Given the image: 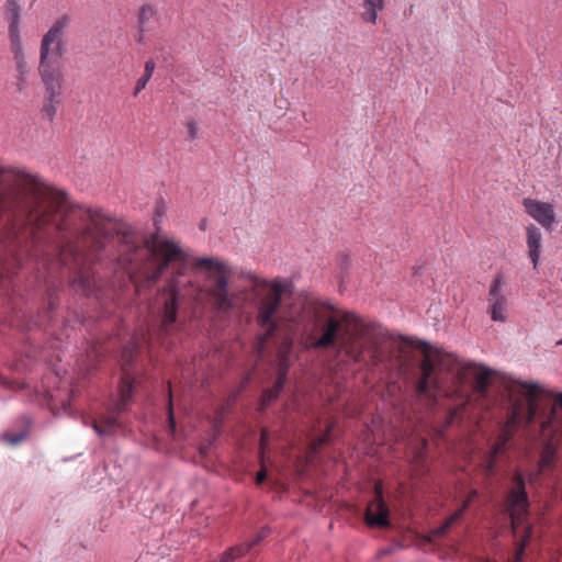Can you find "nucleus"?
I'll use <instances>...</instances> for the list:
<instances>
[{
    "instance_id": "1",
    "label": "nucleus",
    "mask_w": 562,
    "mask_h": 562,
    "mask_svg": "<svg viewBox=\"0 0 562 562\" xmlns=\"http://www.w3.org/2000/svg\"><path fill=\"white\" fill-rule=\"evenodd\" d=\"M56 192L58 201H43L40 207L43 214L38 223L31 224L18 249L19 258L12 259L8 273L11 268L22 266L24 259H32L37 269L46 271L48 277L55 278L60 270V276L69 279L75 292L94 296L98 284L85 251H94L97 259L101 260V252L106 251L108 246L120 245V249L111 254L113 259L130 274L144 270L148 283L157 282L169 265L177 267V276L165 289L168 295L162 310L165 328L172 325L178 313L179 286L176 279L184 273L188 256L159 233L158 224L162 221V214L157 213L154 217L157 233L139 245L131 226L116 223L98 210L72 205L65 192L57 189Z\"/></svg>"
},
{
    "instance_id": "2",
    "label": "nucleus",
    "mask_w": 562,
    "mask_h": 562,
    "mask_svg": "<svg viewBox=\"0 0 562 562\" xmlns=\"http://www.w3.org/2000/svg\"><path fill=\"white\" fill-rule=\"evenodd\" d=\"M56 189L38 176L24 170H7L0 166V221L5 229L0 266L18 260V249L32 223H38L45 199L58 201Z\"/></svg>"
},
{
    "instance_id": "3",
    "label": "nucleus",
    "mask_w": 562,
    "mask_h": 562,
    "mask_svg": "<svg viewBox=\"0 0 562 562\" xmlns=\"http://www.w3.org/2000/svg\"><path fill=\"white\" fill-rule=\"evenodd\" d=\"M513 400V416L518 418L526 402V424L539 423L541 431H552V437L562 440V392L554 394L536 382L512 380L506 386Z\"/></svg>"
},
{
    "instance_id": "4",
    "label": "nucleus",
    "mask_w": 562,
    "mask_h": 562,
    "mask_svg": "<svg viewBox=\"0 0 562 562\" xmlns=\"http://www.w3.org/2000/svg\"><path fill=\"white\" fill-rule=\"evenodd\" d=\"M373 325L359 315L347 312L340 319L328 316L317 326L321 336L311 342L314 349H328L338 342L340 349L353 361H360L363 350L373 340Z\"/></svg>"
},
{
    "instance_id": "5",
    "label": "nucleus",
    "mask_w": 562,
    "mask_h": 562,
    "mask_svg": "<svg viewBox=\"0 0 562 562\" xmlns=\"http://www.w3.org/2000/svg\"><path fill=\"white\" fill-rule=\"evenodd\" d=\"M207 267L209 270L205 273V279L209 282L206 288V294L218 312H227L233 308V295L229 290V278L232 276L231 268L221 260L202 257L198 259L195 267Z\"/></svg>"
},
{
    "instance_id": "6",
    "label": "nucleus",
    "mask_w": 562,
    "mask_h": 562,
    "mask_svg": "<svg viewBox=\"0 0 562 562\" xmlns=\"http://www.w3.org/2000/svg\"><path fill=\"white\" fill-rule=\"evenodd\" d=\"M291 292V284L288 281L274 280L270 284V291L265 294L258 303L257 323L266 333L257 341V352L262 353L266 340L271 337L278 325L274 315L280 310L282 295Z\"/></svg>"
},
{
    "instance_id": "7",
    "label": "nucleus",
    "mask_w": 562,
    "mask_h": 562,
    "mask_svg": "<svg viewBox=\"0 0 562 562\" xmlns=\"http://www.w3.org/2000/svg\"><path fill=\"white\" fill-rule=\"evenodd\" d=\"M119 393L120 397L114 404L111 414L102 416L99 423L93 422L91 425L99 437L112 436L121 427L117 415L126 409L133 394V381L127 373L122 376Z\"/></svg>"
},
{
    "instance_id": "8",
    "label": "nucleus",
    "mask_w": 562,
    "mask_h": 562,
    "mask_svg": "<svg viewBox=\"0 0 562 562\" xmlns=\"http://www.w3.org/2000/svg\"><path fill=\"white\" fill-rule=\"evenodd\" d=\"M69 24L70 18L67 14H64L59 16L44 34L40 48L41 59H50V54L56 57H61L64 55L65 49L63 37Z\"/></svg>"
},
{
    "instance_id": "9",
    "label": "nucleus",
    "mask_w": 562,
    "mask_h": 562,
    "mask_svg": "<svg viewBox=\"0 0 562 562\" xmlns=\"http://www.w3.org/2000/svg\"><path fill=\"white\" fill-rule=\"evenodd\" d=\"M423 347L425 352L424 360L422 361L420 364L423 375L419 382L417 383L416 393L417 395L426 396L434 404L440 392V385L437 378L434 376L436 363L431 360L430 356L427 352L429 349V344L424 341Z\"/></svg>"
},
{
    "instance_id": "10",
    "label": "nucleus",
    "mask_w": 562,
    "mask_h": 562,
    "mask_svg": "<svg viewBox=\"0 0 562 562\" xmlns=\"http://www.w3.org/2000/svg\"><path fill=\"white\" fill-rule=\"evenodd\" d=\"M507 505L514 519L528 512L530 503L526 491V479L519 471H516L512 477V488L508 493Z\"/></svg>"
},
{
    "instance_id": "11",
    "label": "nucleus",
    "mask_w": 562,
    "mask_h": 562,
    "mask_svg": "<svg viewBox=\"0 0 562 562\" xmlns=\"http://www.w3.org/2000/svg\"><path fill=\"white\" fill-rule=\"evenodd\" d=\"M38 71L45 86V93L50 97L60 95L64 78L58 65L52 59L40 58Z\"/></svg>"
},
{
    "instance_id": "12",
    "label": "nucleus",
    "mask_w": 562,
    "mask_h": 562,
    "mask_svg": "<svg viewBox=\"0 0 562 562\" xmlns=\"http://www.w3.org/2000/svg\"><path fill=\"white\" fill-rule=\"evenodd\" d=\"M524 205L527 213L546 228H551L555 222V214L552 204L537 200L525 199Z\"/></svg>"
},
{
    "instance_id": "13",
    "label": "nucleus",
    "mask_w": 562,
    "mask_h": 562,
    "mask_svg": "<svg viewBox=\"0 0 562 562\" xmlns=\"http://www.w3.org/2000/svg\"><path fill=\"white\" fill-rule=\"evenodd\" d=\"M366 521L371 527H387L390 525L389 508L384 503L381 491H378L375 499L368 506Z\"/></svg>"
},
{
    "instance_id": "14",
    "label": "nucleus",
    "mask_w": 562,
    "mask_h": 562,
    "mask_svg": "<svg viewBox=\"0 0 562 562\" xmlns=\"http://www.w3.org/2000/svg\"><path fill=\"white\" fill-rule=\"evenodd\" d=\"M557 451L558 449L553 443V438H548L542 446L537 471L530 472L528 475L529 482L536 481L543 471L553 469Z\"/></svg>"
},
{
    "instance_id": "15",
    "label": "nucleus",
    "mask_w": 562,
    "mask_h": 562,
    "mask_svg": "<svg viewBox=\"0 0 562 562\" xmlns=\"http://www.w3.org/2000/svg\"><path fill=\"white\" fill-rule=\"evenodd\" d=\"M527 246H528V254L530 261L532 263L533 269H537L540 255H541V248H542V235L540 229L535 226L530 225L527 227Z\"/></svg>"
},
{
    "instance_id": "16",
    "label": "nucleus",
    "mask_w": 562,
    "mask_h": 562,
    "mask_svg": "<svg viewBox=\"0 0 562 562\" xmlns=\"http://www.w3.org/2000/svg\"><path fill=\"white\" fill-rule=\"evenodd\" d=\"M437 366L440 370H445L449 373H454L457 370L470 371L474 363L467 362L462 359H459L452 353L438 355Z\"/></svg>"
},
{
    "instance_id": "17",
    "label": "nucleus",
    "mask_w": 562,
    "mask_h": 562,
    "mask_svg": "<svg viewBox=\"0 0 562 562\" xmlns=\"http://www.w3.org/2000/svg\"><path fill=\"white\" fill-rule=\"evenodd\" d=\"M492 374V369L483 366L480 367L476 372H474V391L481 396L487 395L490 379Z\"/></svg>"
},
{
    "instance_id": "18",
    "label": "nucleus",
    "mask_w": 562,
    "mask_h": 562,
    "mask_svg": "<svg viewBox=\"0 0 562 562\" xmlns=\"http://www.w3.org/2000/svg\"><path fill=\"white\" fill-rule=\"evenodd\" d=\"M488 313L491 315L492 321L494 322H506V307H507V299L506 297H498L495 300H491Z\"/></svg>"
},
{
    "instance_id": "19",
    "label": "nucleus",
    "mask_w": 562,
    "mask_h": 562,
    "mask_svg": "<svg viewBox=\"0 0 562 562\" xmlns=\"http://www.w3.org/2000/svg\"><path fill=\"white\" fill-rule=\"evenodd\" d=\"M363 8L362 20L374 24L378 20V12L384 8V0H363Z\"/></svg>"
},
{
    "instance_id": "20",
    "label": "nucleus",
    "mask_w": 562,
    "mask_h": 562,
    "mask_svg": "<svg viewBox=\"0 0 562 562\" xmlns=\"http://www.w3.org/2000/svg\"><path fill=\"white\" fill-rule=\"evenodd\" d=\"M248 552H249V546H245V543H240V544H237V546L226 549L222 553L220 560L214 561V562H233V561L244 557Z\"/></svg>"
},
{
    "instance_id": "21",
    "label": "nucleus",
    "mask_w": 562,
    "mask_h": 562,
    "mask_svg": "<svg viewBox=\"0 0 562 562\" xmlns=\"http://www.w3.org/2000/svg\"><path fill=\"white\" fill-rule=\"evenodd\" d=\"M14 59L16 63V71H18L16 89L19 92H22V91H24V89L26 87V77L30 72V69L27 67L24 56H18V57H14Z\"/></svg>"
},
{
    "instance_id": "22",
    "label": "nucleus",
    "mask_w": 562,
    "mask_h": 562,
    "mask_svg": "<svg viewBox=\"0 0 562 562\" xmlns=\"http://www.w3.org/2000/svg\"><path fill=\"white\" fill-rule=\"evenodd\" d=\"M9 35L14 57L24 56L20 34V23H10Z\"/></svg>"
},
{
    "instance_id": "23",
    "label": "nucleus",
    "mask_w": 562,
    "mask_h": 562,
    "mask_svg": "<svg viewBox=\"0 0 562 562\" xmlns=\"http://www.w3.org/2000/svg\"><path fill=\"white\" fill-rule=\"evenodd\" d=\"M288 371H289V363H288L286 358L283 357L280 359V362H279L278 378H277L273 386L271 387L273 390V392L278 395H280L281 391L283 390V387L285 385Z\"/></svg>"
},
{
    "instance_id": "24",
    "label": "nucleus",
    "mask_w": 562,
    "mask_h": 562,
    "mask_svg": "<svg viewBox=\"0 0 562 562\" xmlns=\"http://www.w3.org/2000/svg\"><path fill=\"white\" fill-rule=\"evenodd\" d=\"M60 95L50 97L45 93V100L43 104V114L49 120L53 121L56 115V104L60 103Z\"/></svg>"
},
{
    "instance_id": "25",
    "label": "nucleus",
    "mask_w": 562,
    "mask_h": 562,
    "mask_svg": "<svg viewBox=\"0 0 562 562\" xmlns=\"http://www.w3.org/2000/svg\"><path fill=\"white\" fill-rule=\"evenodd\" d=\"M5 13L9 20V23H20L21 15V7L18 0H7L5 3Z\"/></svg>"
},
{
    "instance_id": "26",
    "label": "nucleus",
    "mask_w": 562,
    "mask_h": 562,
    "mask_svg": "<svg viewBox=\"0 0 562 562\" xmlns=\"http://www.w3.org/2000/svg\"><path fill=\"white\" fill-rule=\"evenodd\" d=\"M503 281L502 276H496L490 284L487 301L498 297H506L502 294Z\"/></svg>"
},
{
    "instance_id": "27",
    "label": "nucleus",
    "mask_w": 562,
    "mask_h": 562,
    "mask_svg": "<svg viewBox=\"0 0 562 562\" xmlns=\"http://www.w3.org/2000/svg\"><path fill=\"white\" fill-rule=\"evenodd\" d=\"M155 14H156V11L151 5L146 4V5L142 7L139 15H138V23L140 25L142 32L145 30L147 23Z\"/></svg>"
},
{
    "instance_id": "28",
    "label": "nucleus",
    "mask_w": 562,
    "mask_h": 562,
    "mask_svg": "<svg viewBox=\"0 0 562 562\" xmlns=\"http://www.w3.org/2000/svg\"><path fill=\"white\" fill-rule=\"evenodd\" d=\"M270 533V528L269 527H263L257 535L256 537L254 538V540L249 541V542H246L245 546H249V551L255 547L257 546L258 543H260Z\"/></svg>"
},
{
    "instance_id": "29",
    "label": "nucleus",
    "mask_w": 562,
    "mask_h": 562,
    "mask_svg": "<svg viewBox=\"0 0 562 562\" xmlns=\"http://www.w3.org/2000/svg\"><path fill=\"white\" fill-rule=\"evenodd\" d=\"M136 350V345L134 342H130L123 351V361L124 364H131L133 361V357Z\"/></svg>"
},
{
    "instance_id": "30",
    "label": "nucleus",
    "mask_w": 562,
    "mask_h": 562,
    "mask_svg": "<svg viewBox=\"0 0 562 562\" xmlns=\"http://www.w3.org/2000/svg\"><path fill=\"white\" fill-rule=\"evenodd\" d=\"M278 396L279 395L276 394L271 387L265 390L263 393H262V397H261L262 405L263 406L270 405L274 400L278 398Z\"/></svg>"
},
{
    "instance_id": "31",
    "label": "nucleus",
    "mask_w": 562,
    "mask_h": 562,
    "mask_svg": "<svg viewBox=\"0 0 562 562\" xmlns=\"http://www.w3.org/2000/svg\"><path fill=\"white\" fill-rule=\"evenodd\" d=\"M529 537H530V530H528L526 537L522 539L519 548L516 551L515 559L517 562L521 561V559H522L525 548L527 547Z\"/></svg>"
},
{
    "instance_id": "32",
    "label": "nucleus",
    "mask_w": 562,
    "mask_h": 562,
    "mask_svg": "<svg viewBox=\"0 0 562 562\" xmlns=\"http://www.w3.org/2000/svg\"><path fill=\"white\" fill-rule=\"evenodd\" d=\"M150 80V78H148L147 76L143 75L136 82V87L134 89V92H133V95L136 97L138 95V93L145 89L146 85L148 83V81Z\"/></svg>"
},
{
    "instance_id": "33",
    "label": "nucleus",
    "mask_w": 562,
    "mask_h": 562,
    "mask_svg": "<svg viewBox=\"0 0 562 562\" xmlns=\"http://www.w3.org/2000/svg\"><path fill=\"white\" fill-rule=\"evenodd\" d=\"M468 504H469V502H465L463 504V506L449 518L445 528L449 527L453 521H456L457 519H459L462 516L463 512L468 507Z\"/></svg>"
},
{
    "instance_id": "34",
    "label": "nucleus",
    "mask_w": 562,
    "mask_h": 562,
    "mask_svg": "<svg viewBox=\"0 0 562 562\" xmlns=\"http://www.w3.org/2000/svg\"><path fill=\"white\" fill-rule=\"evenodd\" d=\"M155 68H156V64L153 59H149L145 63V67H144V74L145 76H147L148 78H151L154 71H155Z\"/></svg>"
},
{
    "instance_id": "35",
    "label": "nucleus",
    "mask_w": 562,
    "mask_h": 562,
    "mask_svg": "<svg viewBox=\"0 0 562 562\" xmlns=\"http://www.w3.org/2000/svg\"><path fill=\"white\" fill-rule=\"evenodd\" d=\"M507 439L504 438L501 442L495 443L492 447V456L496 457L505 447Z\"/></svg>"
},
{
    "instance_id": "36",
    "label": "nucleus",
    "mask_w": 562,
    "mask_h": 562,
    "mask_svg": "<svg viewBox=\"0 0 562 562\" xmlns=\"http://www.w3.org/2000/svg\"><path fill=\"white\" fill-rule=\"evenodd\" d=\"M188 131H189V137L192 138V139H195L198 138V126L194 122H189L188 124Z\"/></svg>"
},
{
    "instance_id": "37",
    "label": "nucleus",
    "mask_w": 562,
    "mask_h": 562,
    "mask_svg": "<svg viewBox=\"0 0 562 562\" xmlns=\"http://www.w3.org/2000/svg\"><path fill=\"white\" fill-rule=\"evenodd\" d=\"M266 476H267L266 471L262 469L256 475V483L261 484L266 480Z\"/></svg>"
},
{
    "instance_id": "38",
    "label": "nucleus",
    "mask_w": 562,
    "mask_h": 562,
    "mask_svg": "<svg viewBox=\"0 0 562 562\" xmlns=\"http://www.w3.org/2000/svg\"><path fill=\"white\" fill-rule=\"evenodd\" d=\"M23 437H24V435H23V434H19V435L12 436V437L10 438V442H11L12 445H16V443H19V442L23 439Z\"/></svg>"
},
{
    "instance_id": "39",
    "label": "nucleus",
    "mask_w": 562,
    "mask_h": 562,
    "mask_svg": "<svg viewBox=\"0 0 562 562\" xmlns=\"http://www.w3.org/2000/svg\"><path fill=\"white\" fill-rule=\"evenodd\" d=\"M169 423H170L171 430L175 431L176 424H175V417H173V412H172L171 407L169 409Z\"/></svg>"
},
{
    "instance_id": "40",
    "label": "nucleus",
    "mask_w": 562,
    "mask_h": 562,
    "mask_svg": "<svg viewBox=\"0 0 562 562\" xmlns=\"http://www.w3.org/2000/svg\"><path fill=\"white\" fill-rule=\"evenodd\" d=\"M55 306H56V305H55L54 300H53V299H50V301H49V310H50V311L55 310Z\"/></svg>"
},
{
    "instance_id": "41",
    "label": "nucleus",
    "mask_w": 562,
    "mask_h": 562,
    "mask_svg": "<svg viewBox=\"0 0 562 562\" xmlns=\"http://www.w3.org/2000/svg\"><path fill=\"white\" fill-rule=\"evenodd\" d=\"M347 261H348V258L347 257H344L342 261H341V266L342 267H346L347 266Z\"/></svg>"
},
{
    "instance_id": "42",
    "label": "nucleus",
    "mask_w": 562,
    "mask_h": 562,
    "mask_svg": "<svg viewBox=\"0 0 562 562\" xmlns=\"http://www.w3.org/2000/svg\"><path fill=\"white\" fill-rule=\"evenodd\" d=\"M265 441H266V434L263 432L261 436V445H265Z\"/></svg>"
},
{
    "instance_id": "43",
    "label": "nucleus",
    "mask_w": 562,
    "mask_h": 562,
    "mask_svg": "<svg viewBox=\"0 0 562 562\" xmlns=\"http://www.w3.org/2000/svg\"><path fill=\"white\" fill-rule=\"evenodd\" d=\"M200 228L205 229V223H201Z\"/></svg>"
}]
</instances>
